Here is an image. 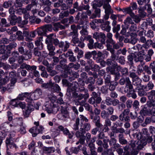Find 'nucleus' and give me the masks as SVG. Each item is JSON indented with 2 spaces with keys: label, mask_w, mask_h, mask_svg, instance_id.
Listing matches in <instances>:
<instances>
[{
  "label": "nucleus",
  "mask_w": 155,
  "mask_h": 155,
  "mask_svg": "<svg viewBox=\"0 0 155 155\" xmlns=\"http://www.w3.org/2000/svg\"><path fill=\"white\" fill-rule=\"evenodd\" d=\"M151 122H155V116H152L151 117H148L146 118L144 123L142 124V125L143 127H145L147 124H150Z\"/></svg>",
  "instance_id": "obj_23"
},
{
  "label": "nucleus",
  "mask_w": 155,
  "mask_h": 155,
  "mask_svg": "<svg viewBox=\"0 0 155 155\" xmlns=\"http://www.w3.org/2000/svg\"><path fill=\"white\" fill-rule=\"evenodd\" d=\"M148 101L152 103H154L155 101V90H152L148 93Z\"/></svg>",
  "instance_id": "obj_21"
},
{
  "label": "nucleus",
  "mask_w": 155,
  "mask_h": 155,
  "mask_svg": "<svg viewBox=\"0 0 155 155\" xmlns=\"http://www.w3.org/2000/svg\"><path fill=\"white\" fill-rule=\"evenodd\" d=\"M45 42L47 45V47L48 50L49 51V55L51 56L54 55L55 53L54 52L55 49V47L51 43H47L45 40Z\"/></svg>",
  "instance_id": "obj_18"
},
{
  "label": "nucleus",
  "mask_w": 155,
  "mask_h": 155,
  "mask_svg": "<svg viewBox=\"0 0 155 155\" xmlns=\"http://www.w3.org/2000/svg\"><path fill=\"white\" fill-rule=\"evenodd\" d=\"M106 46L107 49V46L108 45L112 46L110 44H114L115 43V41L113 40L112 38H107L106 41Z\"/></svg>",
  "instance_id": "obj_54"
},
{
  "label": "nucleus",
  "mask_w": 155,
  "mask_h": 155,
  "mask_svg": "<svg viewBox=\"0 0 155 155\" xmlns=\"http://www.w3.org/2000/svg\"><path fill=\"white\" fill-rule=\"evenodd\" d=\"M74 93L75 92H74V91L71 89L70 87H68L67 89L66 95L69 98L71 97L72 95L74 97Z\"/></svg>",
  "instance_id": "obj_47"
},
{
  "label": "nucleus",
  "mask_w": 155,
  "mask_h": 155,
  "mask_svg": "<svg viewBox=\"0 0 155 155\" xmlns=\"http://www.w3.org/2000/svg\"><path fill=\"white\" fill-rule=\"evenodd\" d=\"M91 128V124L89 123L85 122L83 124V126H81L79 131L85 134L86 133V131L89 130Z\"/></svg>",
  "instance_id": "obj_15"
},
{
  "label": "nucleus",
  "mask_w": 155,
  "mask_h": 155,
  "mask_svg": "<svg viewBox=\"0 0 155 155\" xmlns=\"http://www.w3.org/2000/svg\"><path fill=\"white\" fill-rule=\"evenodd\" d=\"M126 86L127 88H129V90H131V91H130V92L133 91H134V90L133 89V86L132 84H131V82L130 80V79L128 77H126Z\"/></svg>",
  "instance_id": "obj_30"
},
{
  "label": "nucleus",
  "mask_w": 155,
  "mask_h": 155,
  "mask_svg": "<svg viewBox=\"0 0 155 155\" xmlns=\"http://www.w3.org/2000/svg\"><path fill=\"white\" fill-rule=\"evenodd\" d=\"M78 86V83L76 82H73L72 84H70L68 87H70L71 89L74 92L76 90Z\"/></svg>",
  "instance_id": "obj_50"
},
{
  "label": "nucleus",
  "mask_w": 155,
  "mask_h": 155,
  "mask_svg": "<svg viewBox=\"0 0 155 155\" xmlns=\"http://www.w3.org/2000/svg\"><path fill=\"white\" fill-rule=\"evenodd\" d=\"M94 41L93 39H91L89 41V43L87 44L88 47L89 49H92L94 48Z\"/></svg>",
  "instance_id": "obj_64"
},
{
  "label": "nucleus",
  "mask_w": 155,
  "mask_h": 155,
  "mask_svg": "<svg viewBox=\"0 0 155 155\" xmlns=\"http://www.w3.org/2000/svg\"><path fill=\"white\" fill-rule=\"evenodd\" d=\"M154 85L153 83L151 81H149L147 84L144 87V88L146 89H148V90H152Z\"/></svg>",
  "instance_id": "obj_40"
},
{
  "label": "nucleus",
  "mask_w": 155,
  "mask_h": 155,
  "mask_svg": "<svg viewBox=\"0 0 155 155\" xmlns=\"http://www.w3.org/2000/svg\"><path fill=\"white\" fill-rule=\"evenodd\" d=\"M84 107L86 110L89 111L90 113H91V117H93V112L92 110L91 106L88 104L85 103L84 105Z\"/></svg>",
  "instance_id": "obj_45"
},
{
  "label": "nucleus",
  "mask_w": 155,
  "mask_h": 155,
  "mask_svg": "<svg viewBox=\"0 0 155 155\" xmlns=\"http://www.w3.org/2000/svg\"><path fill=\"white\" fill-rule=\"evenodd\" d=\"M43 150L46 153H54L55 151V149L53 147H44Z\"/></svg>",
  "instance_id": "obj_33"
},
{
  "label": "nucleus",
  "mask_w": 155,
  "mask_h": 155,
  "mask_svg": "<svg viewBox=\"0 0 155 155\" xmlns=\"http://www.w3.org/2000/svg\"><path fill=\"white\" fill-rule=\"evenodd\" d=\"M77 27L78 29H81L80 31V34L81 36L80 38V40L81 41H84V37L87 35L88 32L87 30V27L86 25H84L80 26V25H77Z\"/></svg>",
  "instance_id": "obj_8"
},
{
  "label": "nucleus",
  "mask_w": 155,
  "mask_h": 155,
  "mask_svg": "<svg viewBox=\"0 0 155 155\" xmlns=\"http://www.w3.org/2000/svg\"><path fill=\"white\" fill-rule=\"evenodd\" d=\"M35 35L36 34L35 31H33L30 32V33L25 36L26 37L25 38V41H30L32 40V39L31 38H34Z\"/></svg>",
  "instance_id": "obj_34"
},
{
  "label": "nucleus",
  "mask_w": 155,
  "mask_h": 155,
  "mask_svg": "<svg viewBox=\"0 0 155 155\" xmlns=\"http://www.w3.org/2000/svg\"><path fill=\"white\" fill-rule=\"evenodd\" d=\"M46 41L48 43H51L56 46L58 45L60 48H63L64 42L63 41L60 42L58 39L56 38V35H54L53 33L50 34L47 36Z\"/></svg>",
  "instance_id": "obj_2"
},
{
  "label": "nucleus",
  "mask_w": 155,
  "mask_h": 155,
  "mask_svg": "<svg viewBox=\"0 0 155 155\" xmlns=\"http://www.w3.org/2000/svg\"><path fill=\"white\" fill-rule=\"evenodd\" d=\"M124 13L129 14L130 16H133L134 15V13L133 12V9L130 6L127 8H124Z\"/></svg>",
  "instance_id": "obj_35"
},
{
  "label": "nucleus",
  "mask_w": 155,
  "mask_h": 155,
  "mask_svg": "<svg viewBox=\"0 0 155 155\" xmlns=\"http://www.w3.org/2000/svg\"><path fill=\"white\" fill-rule=\"evenodd\" d=\"M113 66H114L115 67H117V69H120L122 75L126 76L128 75V70L127 68H121L120 66L117 65V63L114 64Z\"/></svg>",
  "instance_id": "obj_22"
},
{
  "label": "nucleus",
  "mask_w": 155,
  "mask_h": 155,
  "mask_svg": "<svg viewBox=\"0 0 155 155\" xmlns=\"http://www.w3.org/2000/svg\"><path fill=\"white\" fill-rule=\"evenodd\" d=\"M89 96V94L88 93V90H84V94H78L76 93H74V97L76 98L78 100L80 101L84 99H88Z\"/></svg>",
  "instance_id": "obj_12"
},
{
  "label": "nucleus",
  "mask_w": 155,
  "mask_h": 155,
  "mask_svg": "<svg viewBox=\"0 0 155 155\" xmlns=\"http://www.w3.org/2000/svg\"><path fill=\"white\" fill-rule=\"evenodd\" d=\"M146 104L144 105L143 108L140 110V113L141 115H149V108L146 107Z\"/></svg>",
  "instance_id": "obj_37"
},
{
  "label": "nucleus",
  "mask_w": 155,
  "mask_h": 155,
  "mask_svg": "<svg viewBox=\"0 0 155 155\" xmlns=\"http://www.w3.org/2000/svg\"><path fill=\"white\" fill-rule=\"evenodd\" d=\"M110 76L109 74H105L104 76V82L105 84H109L110 82Z\"/></svg>",
  "instance_id": "obj_56"
},
{
  "label": "nucleus",
  "mask_w": 155,
  "mask_h": 155,
  "mask_svg": "<svg viewBox=\"0 0 155 155\" xmlns=\"http://www.w3.org/2000/svg\"><path fill=\"white\" fill-rule=\"evenodd\" d=\"M103 4V2L102 1H100L98 2L94 1L93 2L92 6L94 7L100 8Z\"/></svg>",
  "instance_id": "obj_44"
},
{
  "label": "nucleus",
  "mask_w": 155,
  "mask_h": 155,
  "mask_svg": "<svg viewBox=\"0 0 155 155\" xmlns=\"http://www.w3.org/2000/svg\"><path fill=\"white\" fill-rule=\"evenodd\" d=\"M42 38L39 37L35 41V44L37 46V48L39 50H41L43 49V45L42 42Z\"/></svg>",
  "instance_id": "obj_27"
},
{
  "label": "nucleus",
  "mask_w": 155,
  "mask_h": 155,
  "mask_svg": "<svg viewBox=\"0 0 155 155\" xmlns=\"http://www.w3.org/2000/svg\"><path fill=\"white\" fill-rule=\"evenodd\" d=\"M30 95V93L28 92L22 93L18 95L17 98L20 100H23L25 97L28 96Z\"/></svg>",
  "instance_id": "obj_36"
},
{
  "label": "nucleus",
  "mask_w": 155,
  "mask_h": 155,
  "mask_svg": "<svg viewBox=\"0 0 155 155\" xmlns=\"http://www.w3.org/2000/svg\"><path fill=\"white\" fill-rule=\"evenodd\" d=\"M74 53H78L77 58L78 59L82 57L83 56L84 52L81 50L78 47H75L74 50Z\"/></svg>",
  "instance_id": "obj_29"
},
{
  "label": "nucleus",
  "mask_w": 155,
  "mask_h": 155,
  "mask_svg": "<svg viewBox=\"0 0 155 155\" xmlns=\"http://www.w3.org/2000/svg\"><path fill=\"white\" fill-rule=\"evenodd\" d=\"M15 135V134H10V137H7L5 140V143L7 147V148H8V145H9L13 141V137H14Z\"/></svg>",
  "instance_id": "obj_39"
},
{
  "label": "nucleus",
  "mask_w": 155,
  "mask_h": 155,
  "mask_svg": "<svg viewBox=\"0 0 155 155\" xmlns=\"http://www.w3.org/2000/svg\"><path fill=\"white\" fill-rule=\"evenodd\" d=\"M82 145H80L77 147H72L71 148V150L72 153L77 154L81 149Z\"/></svg>",
  "instance_id": "obj_42"
},
{
  "label": "nucleus",
  "mask_w": 155,
  "mask_h": 155,
  "mask_svg": "<svg viewBox=\"0 0 155 155\" xmlns=\"http://www.w3.org/2000/svg\"><path fill=\"white\" fill-rule=\"evenodd\" d=\"M52 85L51 90L52 91L59 93L61 90V89L59 86L57 84L54 83H53Z\"/></svg>",
  "instance_id": "obj_32"
},
{
  "label": "nucleus",
  "mask_w": 155,
  "mask_h": 155,
  "mask_svg": "<svg viewBox=\"0 0 155 155\" xmlns=\"http://www.w3.org/2000/svg\"><path fill=\"white\" fill-rule=\"evenodd\" d=\"M142 81L141 79L138 77L133 79L132 83L133 85L136 87V89H137L142 86L141 84Z\"/></svg>",
  "instance_id": "obj_25"
},
{
  "label": "nucleus",
  "mask_w": 155,
  "mask_h": 155,
  "mask_svg": "<svg viewBox=\"0 0 155 155\" xmlns=\"http://www.w3.org/2000/svg\"><path fill=\"white\" fill-rule=\"evenodd\" d=\"M16 14L19 15H21L22 14H24L27 13L26 10L25 8H20L18 9H16Z\"/></svg>",
  "instance_id": "obj_53"
},
{
  "label": "nucleus",
  "mask_w": 155,
  "mask_h": 155,
  "mask_svg": "<svg viewBox=\"0 0 155 155\" xmlns=\"http://www.w3.org/2000/svg\"><path fill=\"white\" fill-rule=\"evenodd\" d=\"M107 47V50L109 51L111 54L110 58L114 61L116 58V55L115 54V50L113 48H112V46L108 45Z\"/></svg>",
  "instance_id": "obj_26"
},
{
  "label": "nucleus",
  "mask_w": 155,
  "mask_h": 155,
  "mask_svg": "<svg viewBox=\"0 0 155 155\" xmlns=\"http://www.w3.org/2000/svg\"><path fill=\"white\" fill-rule=\"evenodd\" d=\"M3 47V46H2V47ZM0 52L2 54L1 56L2 59L3 60H6L8 58L10 54V52L7 51L2 47L0 48Z\"/></svg>",
  "instance_id": "obj_17"
},
{
  "label": "nucleus",
  "mask_w": 155,
  "mask_h": 155,
  "mask_svg": "<svg viewBox=\"0 0 155 155\" xmlns=\"http://www.w3.org/2000/svg\"><path fill=\"white\" fill-rule=\"evenodd\" d=\"M147 36L150 38H152L154 36V34L153 31L152 30H149L146 34Z\"/></svg>",
  "instance_id": "obj_60"
},
{
  "label": "nucleus",
  "mask_w": 155,
  "mask_h": 155,
  "mask_svg": "<svg viewBox=\"0 0 155 155\" xmlns=\"http://www.w3.org/2000/svg\"><path fill=\"white\" fill-rule=\"evenodd\" d=\"M53 30L55 32H58L59 29L61 30L64 29L65 27L61 24L60 22L54 23L53 24Z\"/></svg>",
  "instance_id": "obj_20"
},
{
  "label": "nucleus",
  "mask_w": 155,
  "mask_h": 155,
  "mask_svg": "<svg viewBox=\"0 0 155 155\" xmlns=\"http://www.w3.org/2000/svg\"><path fill=\"white\" fill-rule=\"evenodd\" d=\"M53 30L52 25L51 24H47L41 26L38 30V33L42 35L45 34L47 31H52Z\"/></svg>",
  "instance_id": "obj_7"
},
{
  "label": "nucleus",
  "mask_w": 155,
  "mask_h": 155,
  "mask_svg": "<svg viewBox=\"0 0 155 155\" xmlns=\"http://www.w3.org/2000/svg\"><path fill=\"white\" fill-rule=\"evenodd\" d=\"M23 120L22 118H20L15 120L12 123V124H10L11 133L12 132L15 133L16 131L18 130L19 126L23 125Z\"/></svg>",
  "instance_id": "obj_4"
},
{
  "label": "nucleus",
  "mask_w": 155,
  "mask_h": 155,
  "mask_svg": "<svg viewBox=\"0 0 155 155\" xmlns=\"http://www.w3.org/2000/svg\"><path fill=\"white\" fill-rule=\"evenodd\" d=\"M101 117L103 119H107L108 118L109 115L105 110L102 111L101 114Z\"/></svg>",
  "instance_id": "obj_59"
},
{
  "label": "nucleus",
  "mask_w": 155,
  "mask_h": 155,
  "mask_svg": "<svg viewBox=\"0 0 155 155\" xmlns=\"http://www.w3.org/2000/svg\"><path fill=\"white\" fill-rule=\"evenodd\" d=\"M53 84V83L51 81H50L48 83H44L41 85L42 87H44L45 88H50L51 89V86Z\"/></svg>",
  "instance_id": "obj_52"
},
{
  "label": "nucleus",
  "mask_w": 155,
  "mask_h": 155,
  "mask_svg": "<svg viewBox=\"0 0 155 155\" xmlns=\"http://www.w3.org/2000/svg\"><path fill=\"white\" fill-rule=\"evenodd\" d=\"M80 119L81 121L88 122L89 120L83 115H80L79 117H77L75 121V123L73 125V128L75 130H77L79 129V125L80 124Z\"/></svg>",
  "instance_id": "obj_6"
},
{
  "label": "nucleus",
  "mask_w": 155,
  "mask_h": 155,
  "mask_svg": "<svg viewBox=\"0 0 155 155\" xmlns=\"http://www.w3.org/2000/svg\"><path fill=\"white\" fill-rule=\"evenodd\" d=\"M101 155H114V153L110 149H107L101 153Z\"/></svg>",
  "instance_id": "obj_55"
},
{
  "label": "nucleus",
  "mask_w": 155,
  "mask_h": 155,
  "mask_svg": "<svg viewBox=\"0 0 155 155\" xmlns=\"http://www.w3.org/2000/svg\"><path fill=\"white\" fill-rule=\"evenodd\" d=\"M109 87V89L111 91H114L116 88V87L118 84V82L117 81H111L110 83Z\"/></svg>",
  "instance_id": "obj_46"
},
{
  "label": "nucleus",
  "mask_w": 155,
  "mask_h": 155,
  "mask_svg": "<svg viewBox=\"0 0 155 155\" xmlns=\"http://www.w3.org/2000/svg\"><path fill=\"white\" fill-rule=\"evenodd\" d=\"M132 104L133 107L134 109L137 110L139 109V102L138 101L135 100Z\"/></svg>",
  "instance_id": "obj_62"
},
{
  "label": "nucleus",
  "mask_w": 155,
  "mask_h": 155,
  "mask_svg": "<svg viewBox=\"0 0 155 155\" xmlns=\"http://www.w3.org/2000/svg\"><path fill=\"white\" fill-rule=\"evenodd\" d=\"M93 37L97 41L99 40L100 39L101 43L103 44L105 43L106 36L105 35L104 33L102 32L98 33L97 32H95L93 34Z\"/></svg>",
  "instance_id": "obj_10"
},
{
  "label": "nucleus",
  "mask_w": 155,
  "mask_h": 155,
  "mask_svg": "<svg viewBox=\"0 0 155 155\" xmlns=\"http://www.w3.org/2000/svg\"><path fill=\"white\" fill-rule=\"evenodd\" d=\"M12 1L9 0L5 2L3 4L2 6L5 8H8L10 6L12 5Z\"/></svg>",
  "instance_id": "obj_51"
},
{
  "label": "nucleus",
  "mask_w": 155,
  "mask_h": 155,
  "mask_svg": "<svg viewBox=\"0 0 155 155\" xmlns=\"http://www.w3.org/2000/svg\"><path fill=\"white\" fill-rule=\"evenodd\" d=\"M93 112V115L91 117V113L90 114V118L92 120L93 122L94 123H96L97 126H101V119L100 117L99 116L101 110L96 108L94 110Z\"/></svg>",
  "instance_id": "obj_3"
},
{
  "label": "nucleus",
  "mask_w": 155,
  "mask_h": 155,
  "mask_svg": "<svg viewBox=\"0 0 155 155\" xmlns=\"http://www.w3.org/2000/svg\"><path fill=\"white\" fill-rule=\"evenodd\" d=\"M135 70L134 69H133L132 71L130 72V74L129 76L130 78H132L133 79H134L137 78H138L136 74L135 73L133 72V71H135Z\"/></svg>",
  "instance_id": "obj_63"
},
{
  "label": "nucleus",
  "mask_w": 155,
  "mask_h": 155,
  "mask_svg": "<svg viewBox=\"0 0 155 155\" xmlns=\"http://www.w3.org/2000/svg\"><path fill=\"white\" fill-rule=\"evenodd\" d=\"M73 7L74 8L76 9L78 11H82L84 10H88L90 8V6L88 4L86 5L83 4L82 5L79 6L78 2H76L74 4Z\"/></svg>",
  "instance_id": "obj_13"
},
{
  "label": "nucleus",
  "mask_w": 155,
  "mask_h": 155,
  "mask_svg": "<svg viewBox=\"0 0 155 155\" xmlns=\"http://www.w3.org/2000/svg\"><path fill=\"white\" fill-rule=\"evenodd\" d=\"M124 23L127 28L129 26L130 24H132L134 22L131 18L130 17H128L126 19L124 20Z\"/></svg>",
  "instance_id": "obj_41"
},
{
  "label": "nucleus",
  "mask_w": 155,
  "mask_h": 155,
  "mask_svg": "<svg viewBox=\"0 0 155 155\" xmlns=\"http://www.w3.org/2000/svg\"><path fill=\"white\" fill-rule=\"evenodd\" d=\"M44 129L43 127L42 126L38 127H34L30 129L29 131L32 134L33 137H35L39 133H42Z\"/></svg>",
  "instance_id": "obj_9"
},
{
  "label": "nucleus",
  "mask_w": 155,
  "mask_h": 155,
  "mask_svg": "<svg viewBox=\"0 0 155 155\" xmlns=\"http://www.w3.org/2000/svg\"><path fill=\"white\" fill-rule=\"evenodd\" d=\"M103 8L105 10V13L104 16L103 18L105 19V20H107L109 19L110 15L113 13L114 12L109 3H104L103 6Z\"/></svg>",
  "instance_id": "obj_5"
},
{
  "label": "nucleus",
  "mask_w": 155,
  "mask_h": 155,
  "mask_svg": "<svg viewBox=\"0 0 155 155\" xmlns=\"http://www.w3.org/2000/svg\"><path fill=\"white\" fill-rule=\"evenodd\" d=\"M69 117V113L65 109H61V113L57 115V117L58 119L63 120H65L66 119L68 118Z\"/></svg>",
  "instance_id": "obj_11"
},
{
  "label": "nucleus",
  "mask_w": 155,
  "mask_h": 155,
  "mask_svg": "<svg viewBox=\"0 0 155 155\" xmlns=\"http://www.w3.org/2000/svg\"><path fill=\"white\" fill-rule=\"evenodd\" d=\"M118 140L121 145H125L128 143L127 141L125 139L124 134H119L118 135Z\"/></svg>",
  "instance_id": "obj_28"
},
{
  "label": "nucleus",
  "mask_w": 155,
  "mask_h": 155,
  "mask_svg": "<svg viewBox=\"0 0 155 155\" xmlns=\"http://www.w3.org/2000/svg\"><path fill=\"white\" fill-rule=\"evenodd\" d=\"M58 129L63 132V134L65 135L68 136L70 139H71L73 137V135L71 134L68 130L66 128H64L62 125L59 126L58 127Z\"/></svg>",
  "instance_id": "obj_19"
},
{
  "label": "nucleus",
  "mask_w": 155,
  "mask_h": 155,
  "mask_svg": "<svg viewBox=\"0 0 155 155\" xmlns=\"http://www.w3.org/2000/svg\"><path fill=\"white\" fill-rule=\"evenodd\" d=\"M17 46V44L15 42L10 43L8 45L6 46V49L8 51H11L13 48H14Z\"/></svg>",
  "instance_id": "obj_48"
},
{
  "label": "nucleus",
  "mask_w": 155,
  "mask_h": 155,
  "mask_svg": "<svg viewBox=\"0 0 155 155\" xmlns=\"http://www.w3.org/2000/svg\"><path fill=\"white\" fill-rule=\"evenodd\" d=\"M110 24L109 21H106L103 24H101L100 27L102 30L109 32L111 30V26Z\"/></svg>",
  "instance_id": "obj_16"
},
{
  "label": "nucleus",
  "mask_w": 155,
  "mask_h": 155,
  "mask_svg": "<svg viewBox=\"0 0 155 155\" xmlns=\"http://www.w3.org/2000/svg\"><path fill=\"white\" fill-rule=\"evenodd\" d=\"M144 86H142L141 87L135 89L138 93V95L140 97L144 96L147 95V93L144 90Z\"/></svg>",
  "instance_id": "obj_24"
},
{
  "label": "nucleus",
  "mask_w": 155,
  "mask_h": 155,
  "mask_svg": "<svg viewBox=\"0 0 155 155\" xmlns=\"http://www.w3.org/2000/svg\"><path fill=\"white\" fill-rule=\"evenodd\" d=\"M101 126H100V127H98L96 125V123H95V126H96V127L93 129L91 131V134L93 135H96L98 131L99 130V129L100 128L101 129H102L103 125L101 123Z\"/></svg>",
  "instance_id": "obj_49"
},
{
  "label": "nucleus",
  "mask_w": 155,
  "mask_h": 155,
  "mask_svg": "<svg viewBox=\"0 0 155 155\" xmlns=\"http://www.w3.org/2000/svg\"><path fill=\"white\" fill-rule=\"evenodd\" d=\"M75 133V135L77 138H79V142H80L81 145H83L85 143V136L84 133H82L79 131L77 130Z\"/></svg>",
  "instance_id": "obj_14"
},
{
  "label": "nucleus",
  "mask_w": 155,
  "mask_h": 155,
  "mask_svg": "<svg viewBox=\"0 0 155 155\" xmlns=\"http://www.w3.org/2000/svg\"><path fill=\"white\" fill-rule=\"evenodd\" d=\"M38 49L37 48H35L34 49L33 53L34 55L35 56L40 57L41 55V51H39Z\"/></svg>",
  "instance_id": "obj_58"
},
{
  "label": "nucleus",
  "mask_w": 155,
  "mask_h": 155,
  "mask_svg": "<svg viewBox=\"0 0 155 155\" xmlns=\"http://www.w3.org/2000/svg\"><path fill=\"white\" fill-rule=\"evenodd\" d=\"M144 60L143 56L140 54L137 53L134 56V60L136 62H142Z\"/></svg>",
  "instance_id": "obj_31"
},
{
  "label": "nucleus",
  "mask_w": 155,
  "mask_h": 155,
  "mask_svg": "<svg viewBox=\"0 0 155 155\" xmlns=\"http://www.w3.org/2000/svg\"><path fill=\"white\" fill-rule=\"evenodd\" d=\"M8 20L10 24L12 25H15L16 23L15 15H10Z\"/></svg>",
  "instance_id": "obj_43"
},
{
  "label": "nucleus",
  "mask_w": 155,
  "mask_h": 155,
  "mask_svg": "<svg viewBox=\"0 0 155 155\" xmlns=\"http://www.w3.org/2000/svg\"><path fill=\"white\" fill-rule=\"evenodd\" d=\"M134 58V57L132 54L129 55L127 57L128 60V63L131 66L130 67V68H134V66H132L134 64L133 59Z\"/></svg>",
  "instance_id": "obj_38"
},
{
  "label": "nucleus",
  "mask_w": 155,
  "mask_h": 155,
  "mask_svg": "<svg viewBox=\"0 0 155 155\" xmlns=\"http://www.w3.org/2000/svg\"><path fill=\"white\" fill-rule=\"evenodd\" d=\"M134 131L135 132L134 130ZM132 135L134 137H136L138 140L137 143V150H141L147 144L146 138L142 137L141 134L140 132H138L137 133L134 132Z\"/></svg>",
  "instance_id": "obj_1"
},
{
  "label": "nucleus",
  "mask_w": 155,
  "mask_h": 155,
  "mask_svg": "<svg viewBox=\"0 0 155 155\" xmlns=\"http://www.w3.org/2000/svg\"><path fill=\"white\" fill-rule=\"evenodd\" d=\"M92 8L94 10V13L98 17H100L101 16V10L99 8L94 7H92Z\"/></svg>",
  "instance_id": "obj_57"
},
{
  "label": "nucleus",
  "mask_w": 155,
  "mask_h": 155,
  "mask_svg": "<svg viewBox=\"0 0 155 155\" xmlns=\"http://www.w3.org/2000/svg\"><path fill=\"white\" fill-rule=\"evenodd\" d=\"M107 112L109 116L110 115H112L113 114L114 109L112 107L110 106L107 108Z\"/></svg>",
  "instance_id": "obj_61"
}]
</instances>
